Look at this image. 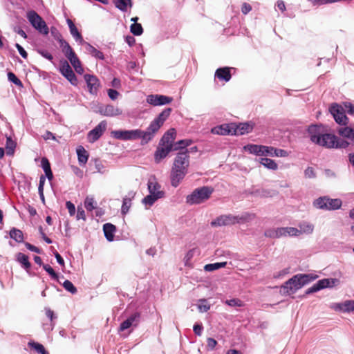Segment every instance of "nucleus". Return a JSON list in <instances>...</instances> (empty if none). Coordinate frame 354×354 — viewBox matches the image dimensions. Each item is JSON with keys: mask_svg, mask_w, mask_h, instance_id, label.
I'll return each instance as SVG.
<instances>
[{"mask_svg": "<svg viewBox=\"0 0 354 354\" xmlns=\"http://www.w3.org/2000/svg\"><path fill=\"white\" fill-rule=\"evenodd\" d=\"M310 140L319 146L328 149H346L348 147V142L339 139L331 133H323L321 127L312 125L308 128Z\"/></svg>", "mask_w": 354, "mask_h": 354, "instance_id": "f257e3e1", "label": "nucleus"}, {"mask_svg": "<svg viewBox=\"0 0 354 354\" xmlns=\"http://www.w3.org/2000/svg\"><path fill=\"white\" fill-rule=\"evenodd\" d=\"M189 151L188 149L177 153L171 169V185L176 187L188 173L190 165Z\"/></svg>", "mask_w": 354, "mask_h": 354, "instance_id": "f03ea898", "label": "nucleus"}, {"mask_svg": "<svg viewBox=\"0 0 354 354\" xmlns=\"http://www.w3.org/2000/svg\"><path fill=\"white\" fill-rule=\"evenodd\" d=\"M317 278L318 275L314 273L295 274L281 286L280 291L283 294L288 295L295 294L303 286Z\"/></svg>", "mask_w": 354, "mask_h": 354, "instance_id": "7ed1b4c3", "label": "nucleus"}, {"mask_svg": "<svg viewBox=\"0 0 354 354\" xmlns=\"http://www.w3.org/2000/svg\"><path fill=\"white\" fill-rule=\"evenodd\" d=\"M111 134L115 138L122 140H133L141 138L142 142L147 143L152 140L147 129L146 131L140 129L117 130L112 131Z\"/></svg>", "mask_w": 354, "mask_h": 354, "instance_id": "20e7f679", "label": "nucleus"}, {"mask_svg": "<svg viewBox=\"0 0 354 354\" xmlns=\"http://www.w3.org/2000/svg\"><path fill=\"white\" fill-rule=\"evenodd\" d=\"M212 192L213 189L209 187L197 188L187 196L186 202L190 205L202 203L209 198Z\"/></svg>", "mask_w": 354, "mask_h": 354, "instance_id": "39448f33", "label": "nucleus"}, {"mask_svg": "<svg viewBox=\"0 0 354 354\" xmlns=\"http://www.w3.org/2000/svg\"><path fill=\"white\" fill-rule=\"evenodd\" d=\"M27 19L30 24L40 33L47 35L49 33V28L44 19L34 10L27 12Z\"/></svg>", "mask_w": 354, "mask_h": 354, "instance_id": "423d86ee", "label": "nucleus"}, {"mask_svg": "<svg viewBox=\"0 0 354 354\" xmlns=\"http://www.w3.org/2000/svg\"><path fill=\"white\" fill-rule=\"evenodd\" d=\"M313 204L317 209L335 210L341 207L342 203L339 198L333 199L327 196H323L315 200Z\"/></svg>", "mask_w": 354, "mask_h": 354, "instance_id": "0eeeda50", "label": "nucleus"}, {"mask_svg": "<svg viewBox=\"0 0 354 354\" xmlns=\"http://www.w3.org/2000/svg\"><path fill=\"white\" fill-rule=\"evenodd\" d=\"M171 112V109L167 108L163 110L157 118H156L149 124L147 131L150 133L151 139L154 137L156 132L162 126L165 121L167 119Z\"/></svg>", "mask_w": 354, "mask_h": 354, "instance_id": "6e6552de", "label": "nucleus"}, {"mask_svg": "<svg viewBox=\"0 0 354 354\" xmlns=\"http://www.w3.org/2000/svg\"><path fill=\"white\" fill-rule=\"evenodd\" d=\"M106 122L103 120L100 122L93 130L88 133L87 138L90 142H94L97 140L106 129Z\"/></svg>", "mask_w": 354, "mask_h": 354, "instance_id": "1a4fd4ad", "label": "nucleus"}, {"mask_svg": "<svg viewBox=\"0 0 354 354\" xmlns=\"http://www.w3.org/2000/svg\"><path fill=\"white\" fill-rule=\"evenodd\" d=\"M330 111L337 123L345 125L347 123V117L342 106L338 104L331 106Z\"/></svg>", "mask_w": 354, "mask_h": 354, "instance_id": "9d476101", "label": "nucleus"}, {"mask_svg": "<svg viewBox=\"0 0 354 354\" xmlns=\"http://www.w3.org/2000/svg\"><path fill=\"white\" fill-rule=\"evenodd\" d=\"M59 71L62 75L64 76L72 85H77V79L69 64L66 61L62 64Z\"/></svg>", "mask_w": 354, "mask_h": 354, "instance_id": "9b49d317", "label": "nucleus"}, {"mask_svg": "<svg viewBox=\"0 0 354 354\" xmlns=\"http://www.w3.org/2000/svg\"><path fill=\"white\" fill-rule=\"evenodd\" d=\"M172 98L162 95H149L147 97V103L153 106H162L169 104Z\"/></svg>", "mask_w": 354, "mask_h": 354, "instance_id": "f8f14e48", "label": "nucleus"}, {"mask_svg": "<svg viewBox=\"0 0 354 354\" xmlns=\"http://www.w3.org/2000/svg\"><path fill=\"white\" fill-rule=\"evenodd\" d=\"M234 225V215L225 214L218 216L211 222L212 227H222Z\"/></svg>", "mask_w": 354, "mask_h": 354, "instance_id": "ddd939ff", "label": "nucleus"}, {"mask_svg": "<svg viewBox=\"0 0 354 354\" xmlns=\"http://www.w3.org/2000/svg\"><path fill=\"white\" fill-rule=\"evenodd\" d=\"M84 80L86 82L89 93L92 95H96L100 86L99 80L95 75L86 74Z\"/></svg>", "mask_w": 354, "mask_h": 354, "instance_id": "4468645a", "label": "nucleus"}, {"mask_svg": "<svg viewBox=\"0 0 354 354\" xmlns=\"http://www.w3.org/2000/svg\"><path fill=\"white\" fill-rule=\"evenodd\" d=\"M149 194L155 195L158 198H162L164 192L160 190V185L155 178H150L147 183Z\"/></svg>", "mask_w": 354, "mask_h": 354, "instance_id": "2eb2a0df", "label": "nucleus"}, {"mask_svg": "<svg viewBox=\"0 0 354 354\" xmlns=\"http://www.w3.org/2000/svg\"><path fill=\"white\" fill-rule=\"evenodd\" d=\"M176 136V131L174 129H170L168 130L162 136L160 142V145H167L170 147L174 148V142L175 140Z\"/></svg>", "mask_w": 354, "mask_h": 354, "instance_id": "dca6fc26", "label": "nucleus"}, {"mask_svg": "<svg viewBox=\"0 0 354 354\" xmlns=\"http://www.w3.org/2000/svg\"><path fill=\"white\" fill-rule=\"evenodd\" d=\"M100 113L107 117H114L122 114L121 109L115 107L113 105L108 104L100 108Z\"/></svg>", "mask_w": 354, "mask_h": 354, "instance_id": "f3484780", "label": "nucleus"}, {"mask_svg": "<svg viewBox=\"0 0 354 354\" xmlns=\"http://www.w3.org/2000/svg\"><path fill=\"white\" fill-rule=\"evenodd\" d=\"M255 216V214L248 212H242L240 214L234 215V225L249 223L254 220Z\"/></svg>", "mask_w": 354, "mask_h": 354, "instance_id": "a211bd4d", "label": "nucleus"}, {"mask_svg": "<svg viewBox=\"0 0 354 354\" xmlns=\"http://www.w3.org/2000/svg\"><path fill=\"white\" fill-rule=\"evenodd\" d=\"M233 129V124H224L212 128L211 132L216 135H234Z\"/></svg>", "mask_w": 354, "mask_h": 354, "instance_id": "6ab92c4d", "label": "nucleus"}, {"mask_svg": "<svg viewBox=\"0 0 354 354\" xmlns=\"http://www.w3.org/2000/svg\"><path fill=\"white\" fill-rule=\"evenodd\" d=\"M66 23L68 26L70 33L75 39V40L81 45L85 43V41L84 40L81 33L78 31L73 21L70 19H67Z\"/></svg>", "mask_w": 354, "mask_h": 354, "instance_id": "aec40b11", "label": "nucleus"}, {"mask_svg": "<svg viewBox=\"0 0 354 354\" xmlns=\"http://www.w3.org/2000/svg\"><path fill=\"white\" fill-rule=\"evenodd\" d=\"M334 308L335 310L343 313L354 312V300H346L342 303L335 304Z\"/></svg>", "mask_w": 354, "mask_h": 354, "instance_id": "412c9836", "label": "nucleus"}, {"mask_svg": "<svg viewBox=\"0 0 354 354\" xmlns=\"http://www.w3.org/2000/svg\"><path fill=\"white\" fill-rule=\"evenodd\" d=\"M233 133L234 135H243L250 132L253 126L250 123H241L239 124H233Z\"/></svg>", "mask_w": 354, "mask_h": 354, "instance_id": "4be33fe9", "label": "nucleus"}, {"mask_svg": "<svg viewBox=\"0 0 354 354\" xmlns=\"http://www.w3.org/2000/svg\"><path fill=\"white\" fill-rule=\"evenodd\" d=\"M172 150H174V148L169 146L160 145L155 153L156 162H159L161 159L165 158Z\"/></svg>", "mask_w": 354, "mask_h": 354, "instance_id": "5701e85b", "label": "nucleus"}, {"mask_svg": "<svg viewBox=\"0 0 354 354\" xmlns=\"http://www.w3.org/2000/svg\"><path fill=\"white\" fill-rule=\"evenodd\" d=\"M263 145L249 144L243 147L245 151L258 156H263Z\"/></svg>", "mask_w": 354, "mask_h": 354, "instance_id": "b1692460", "label": "nucleus"}, {"mask_svg": "<svg viewBox=\"0 0 354 354\" xmlns=\"http://www.w3.org/2000/svg\"><path fill=\"white\" fill-rule=\"evenodd\" d=\"M215 77L225 82L230 81L231 79L230 68L223 67L218 68L216 71Z\"/></svg>", "mask_w": 354, "mask_h": 354, "instance_id": "393cba45", "label": "nucleus"}, {"mask_svg": "<svg viewBox=\"0 0 354 354\" xmlns=\"http://www.w3.org/2000/svg\"><path fill=\"white\" fill-rule=\"evenodd\" d=\"M59 46L62 48L63 53L69 61L77 56L66 41H60Z\"/></svg>", "mask_w": 354, "mask_h": 354, "instance_id": "a878e982", "label": "nucleus"}, {"mask_svg": "<svg viewBox=\"0 0 354 354\" xmlns=\"http://www.w3.org/2000/svg\"><path fill=\"white\" fill-rule=\"evenodd\" d=\"M103 231L104 233V236L106 239L109 241H113L114 233L116 231V227L114 225L111 223H106L103 226Z\"/></svg>", "mask_w": 354, "mask_h": 354, "instance_id": "bb28decb", "label": "nucleus"}, {"mask_svg": "<svg viewBox=\"0 0 354 354\" xmlns=\"http://www.w3.org/2000/svg\"><path fill=\"white\" fill-rule=\"evenodd\" d=\"M78 162L80 165H84L88 161V153L87 151L82 147L79 146L76 150Z\"/></svg>", "mask_w": 354, "mask_h": 354, "instance_id": "cd10ccee", "label": "nucleus"}, {"mask_svg": "<svg viewBox=\"0 0 354 354\" xmlns=\"http://www.w3.org/2000/svg\"><path fill=\"white\" fill-rule=\"evenodd\" d=\"M82 45L85 46V48L88 53H89L93 57L103 60L104 56L102 52L98 50L89 43L85 41Z\"/></svg>", "mask_w": 354, "mask_h": 354, "instance_id": "c85d7f7f", "label": "nucleus"}, {"mask_svg": "<svg viewBox=\"0 0 354 354\" xmlns=\"http://www.w3.org/2000/svg\"><path fill=\"white\" fill-rule=\"evenodd\" d=\"M339 283L338 279H323L319 280L317 283L319 287L320 290L326 288H332L336 286Z\"/></svg>", "mask_w": 354, "mask_h": 354, "instance_id": "c756f323", "label": "nucleus"}, {"mask_svg": "<svg viewBox=\"0 0 354 354\" xmlns=\"http://www.w3.org/2000/svg\"><path fill=\"white\" fill-rule=\"evenodd\" d=\"M299 236L303 234H310L314 230L313 225L305 221H303L299 224Z\"/></svg>", "mask_w": 354, "mask_h": 354, "instance_id": "7c9ffc66", "label": "nucleus"}, {"mask_svg": "<svg viewBox=\"0 0 354 354\" xmlns=\"http://www.w3.org/2000/svg\"><path fill=\"white\" fill-rule=\"evenodd\" d=\"M338 133L349 139L354 143V129L351 127H341L338 129Z\"/></svg>", "mask_w": 354, "mask_h": 354, "instance_id": "2f4dec72", "label": "nucleus"}, {"mask_svg": "<svg viewBox=\"0 0 354 354\" xmlns=\"http://www.w3.org/2000/svg\"><path fill=\"white\" fill-rule=\"evenodd\" d=\"M41 167L45 172L46 178L51 180L53 178V175L50 169V162L46 158H42L41 160Z\"/></svg>", "mask_w": 354, "mask_h": 354, "instance_id": "473e14b6", "label": "nucleus"}, {"mask_svg": "<svg viewBox=\"0 0 354 354\" xmlns=\"http://www.w3.org/2000/svg\"><path fill=\"white\" fill-rule=\"evenodd\" d=\"M259 162L268 169L275 171L278 169V165L272 159L261 158L259 159Z\"/></svg>", "mask_w": 354, "mask_h": 354, "instance_id": "72a5a7b5", "label": "nucleus"}, {"mask_svg": "<svg viewBox=\"0 0 354 354\" xmlns=\"http://www.w3.org/2000/svg\"><path fill=\"white\" fill-rule=\"evenodd\" d=\"M281 237L286 236H298V228L293 227H281Z\"/></svg>", "mask_w": 354, "mask_h": 354, "instance_id": "f704fd0d", "label": "nucleus"}, {"mask_svg": "<svg viewBox=\"0 0 354 354\" xmlns=\"http://www.w3.org/2000/svg\"><path fill=\"white\" fill-rule=\"evenodd\" d=\"M17 261L21 265V266L26 270L30 268V263L28 260V257L21 252L17 254Z\"/></svg>", "mask_w": 354, "mask_h": 354, "instance_id": "c9c22d12", "label": "nucleus"}, {"mask_svg": "<svg viewBox=\"0 0 354 354\" xmlns=\"http://www.w3.org/2000/svg\"><path fill=\"white\" fill-rule=\"evenodd\" d=\"M115 5L120 10L125 12L132 7L131 0H115Z\"/></svg>", "mask_w": 354, "mask_h": 354, "instance_id": "e433bc0d", "label": "nucleus"}, {"mask_svg": "<svg viewBox=\"0 0 354 354\" xmlns=\"http://www.w3.org/2000/svg\"><path fill=\"white\" fill-rule=\"evenodd\" d=\"M10 236L18 243H21L24 241L23 232L20 230L15 227L10 230Z\"/></svg>", "mask_w": 354, "mask_h": 354, "instance_id": "4c0bfd02", "label": "nucleus"}, {"mask_svg": "<svg viewBox=\"0 0 354 354\" xmlns=\"http://www.w3.org/2000/svg\"><path fill=\"white\" fill-rule=\"evenodd\" d=\"M265 236L272 239H279L281 237V227L271 228L265 231Z\"/></svg>", "mask_w": 354, "mask_h": 354, "instance_id": "58836bf2", "label": "nucleus"}, {"mask_svg": "<svg viewBox=\"0 0 354 354\" xmlns=\"http://www.w3.org/2000/svg\"><path fill=\"white\" fill-rule=\"evenodd\" d=\"M192 143V140L189 139L179 140L174 145V150L181 149V151H185L187 149L186 147L189 146Z\"/></svg>", "mask_w": 354, "mask_h": 354, "instance_id": "ea45409f", "label": "nucleus"}, {"mask_svg": "<svg viewBox=\"0 0 354 354\" xmlns=\"http://www.w3.org/2000/svg\"><path fill=\"white\" fill-rule=\"evenodd\" d=\"M84 207L88 212H91L97 207L96 201L93 197L89 196H87L84 201Z\"/></svg>", "mask_w": 354, "mask_h": 354, "instance_id": "a19ab883", "label": "nucleus"}, {"mask_svg": "<svg viewBox=\"0 0 354 354\" xmlns=\"http://www.w3.org/2000/svg\"><path fill=\"white\" fill-rule=\"evenodd\" d=\"M227 262H219L214 263L207 264L204 267V270L207 272H212L221 268L225 267Z\"/></svg>", "mask_w": 354, "mask_h": 354, "instance_id": "79ce46f5", "label": "nucleus"}, {"mask_svg": "<svg viewBox=\"0 0 354 354\" xmlns=\"http://www.w3.org/2000/svg\"><path fill=\"white\" fill-rule=\"evenodd\" d=\"M159 198H158L155 195L149 194L142 199V203L146 206L147 208H148L153 205Z\"/></svg>", "mask_w": 354, "mask_h": 354, "instance_id": "37998d69", "label": "nucleus"}, {"mask_svg": "<svg viewBox=\"0 0 354 354\" xmlns=\"http://www.w3.org/2000/svg\"><path fill=\"white\" fill-rule=\"evenodd\" d=\"M16 147V143L11 139V138L8 137L6 139V149L7 155L11 156L14 153L15 149Z\"/></svg>", "mask_w": 354, "mask_h": 354, "instance_id": "c03bdc74", "label": "nucleus"}, {"mask_svg": "<svg viewBox=\"0 0 354 354\" xmlns=\"http://www.w3.org/2000/svg\"><path fill=\"white\" fill-rule=\"evenodd\" d=\"M70 62L77 73L82 74L84 73L81 62L77 56L71 59Z\"/></svg>", "mask_w": 354, "mask_h": 354, "instance_id": "a18cd8bd", "label": "nucleus"}, {"mask_svg": "<svg viewBox=\"0 0 354 354\" xmlns=\"http://www.w3.org/2000/svg\"><path fill=\"white\" fill-rule=\"evenodd\" d=\"M130 30L131 32L136 36H140L143 32V28L141 24L138 23H133L131 24L130 26Z\"/></svg>", "mask_w": 354, "mask_h": 354, "instance_id": "49530a36", "label": "nucleus"}, {"mask_svg": "<svg viewBox=\"0 0 354 354\" xmlns=\"http://www.w3.org/2000/svg\"><path fill=\"white\" fill-rule=\"evenodd\" d=\"M29 346L34 348L38 353L40 354H48V353L45 350L44 346L41 344L30 342L28 343Z\"/></svg>", "mask_w": 354, "mask_h": 354, "instance_id": "de8ad7c7", "label": "nucleus"}, {"mask_svg": "<svg viewBox=\"0 0 354 354\" xmlns=\"http://www.w3.org/2000/svg\"><path fill=\"white\" fill-rule=\"evenodd\" d=\"M131 206V200L130 198L125 197L123 198L121 212L122 214H126Z\"/></svg>", "mask_w": 354, "mask_h": 354, "instance_id": "09e8293b", "label": "nucleus"}, {"mask_svg": "<svg viewBox=\"0 0 354 354\" xmlns=\"http://www.w3.org/2000/svg\"><path fill=\"white\" fill-rule=\"evenodd\" d=\"M210 308V305L206 299H201L198 304V309L201 313L207 312Z\"/></svg>", "mask_w": 354, "mask_h": 354, "instance_id": "8fccbe9b", "label": "nucleus"}, {"mask_svg": "<svg viewBox=\"0 0 354 354\" xmlns=\"http://www.w3.org/2000/svg\"><path fill=\"white\" fill-rule=\"evenodd\" d=\"M290 272V268H285L279 271L275 272L273 274V278L274 279H282Z\"/></svg>", "mask_w": 354, "mask_h": 354, "instance_id": "3c124183", "label": "nucleus"}, {"mask_svg": "<svg viewBox=\"0 0 354 354\" xmlns=\"http://www.w3.org/2000/svg\"><path fill=\"white\" fill-rule=\"evenodd\" d=\"M64 288L68 292L72 294H75L77 292V288L74 286V285L68 280H65L63 283Z\"/></svg>", "mask_w": 354, "mask_h": 354, "instance_id": "603ef678", "label": "nucleus"}, {"mask_svg": "<svg viewBox=\"0 0 354 354\" xmlns=\"http://www.w3.org/2000/svg\"><path fill=\"white\" fill-rule=\"evenodd\" d=\"M140 313H135L131 315L127 319L131 323L132 326H137L140 322Z\"/></svg>", "mask_w": 354, "mask_h": 354, "instance_id": "864d4df0", "label": "nucleus"}, {"mask_svg": "<svg viewBox=\"0 0 354 354\" xmlns=\"http://www.w3.org/2000/svg\"><path fill=\"white\" fill-rule=\"evenodd\" d=\"M50 33L52 36L54 37V39L59 42V44L60 43V41H64V39L62 37V35L55 27L50 28Z\"/></svg>", "mask_w": 354, "mask_h": 354, "instance_id": "5fc2aeb1", "label": "nucleus"}, {"mask_svg": "<svg viewBox=\"0 0 354 354\" xmlns=\"http://www.w3.org/2000/svg\"><path fill=\"white\" fill-rule=\"evenodd\" d=\"M95 167L97 172L100 174H104L106 172V167L99 160H95Z\"/></svg>", "mask_w": 354, "mask_h": 354, "instance_id": "6e6d98bb", "label": "nucleus"}, {"mask_svg": "<svg viewBox=\"0 0 354 354\" xmlns=\"http://www.w3.org/2000/svg\"><path fill=\"white\" fill-rule=\"evenodd\" d=\"M225 304H227L228 306H232V307H235V306L241 307V306H243V305L242 301H241L239 299H232L226 300Z\"/></svg>", "mask_w": 354, "mask_h": 354, "instance_id": "4d7b16f0", "label": "nucleus"}, {"mask_svg": "<svg viewBox=\"0 0 354 354\" xmlns=\"http://www.w3.org/2000/svg\"><path fill=\"white\" fill-rule=\"evenodd\" d=\"M8 79L10 82L14 83L15 85L21 86V82L17 78V77L12 72L8 73Z\"/></svg>", "mask_w": 354, "mask_h": 354, "instance_id": "13d9d810", "label": "nucleus"}, {"mask_svg": "<svg viewBox=\"0 0 354 354\" xmlns=\"http://www.w3.org/2000/svg\"><path fill=\"white\" fill-rule=\"evenodd\" d=\"M43 268L54 279H57L58 277L57 274L54 271L51 266L48 264H44Z\"/></svg>", "mask_w": 354, "mask_h": 354, "instance_id": "bf43d9fd", "label": "nucleus"}, {"mask_svg": "<svg viewBox=\"0 0 354 354\" xmlns=\"http://www.w3.org/2000/svg\"><path fill=\"white\" fill-rule=\"evenodd\" d=\"M310 2L313 6H321L334 3V0H307Z\"/></svg>", "mask_w": 354, "mask_h": 354, "instance_id": "052dcab7", "label": "nucleus"}, {"mask_svg": "<svg viewBox=\"0 0 354 354\" xmlns=\"http://www.w3.org/2000/svg\"><path fill=\"white\" fill-rule=\"evenodd\" d=\"M288 156V153L286 150L274 148L273 157H286Z\"/></svg>", "mask_w": 354, "mask_h": 354, "instance_id": "680f3d73", "label": "nucleus"}, {"mask_svg": "<svg viewBox=\"0 0 354 354\" xmlns=\"http://www.w3.org/2000/svg\"><path fill=\"white\" fill-rule=\"evenodd\" d=\"M304 175L306 178H313L315 177V173L314 169L311 167H307L304 171Z\"/></svg>", "mask_w": 354, "mask_h": 354, "instance_id": "e2e57ef3", "label": "nucleus"}, {"mask_svg": "<svg viewBox=\"0 0 354 354\" xmlns=\"http://www.w3.org/2000/svg\"><path fill=\"white\" fill-rule=\"evenodd\" d=\"M263 156L273 157L274 147L263 145Z\"/></svg>", "mask_w": 354, "mask_h": 354, "instance_id": "0e129e2a", "label": "nucleus"}, {"mask_svg": "<svg viewBox=\"0 0 354 354\" xmlns=\"http://www.w3.org/2000/svg\"><path fill=\"white\" fill-rule=\"evenodd\" d=\"M66 207L68 210L69 214L71 216H73L75 213V207L73 203H72L71 201H67L66 203Z\"/></svg>", "mask_w": 354, "mask_h": 354, "instance_id": "69168bd1", "label": "nucleus"}, {"mask_svg": "<svg viewBox=\"0 0 354 354\" xmlns=\"http://www.w3.org/2000/svg\"><path fill=\"white\" fill-rule=\"evenodd\" d=\"M38 53L44 58L52 61L53 57V55L47 50H38Z\"/></svg>", "mask_w": 354, "mask_h": 354, "instance_id": "338daca9", "label": "nucleus"}, {"mask_svg": "<svg viewBox=\"0 0 354 354\" xmlns=\"http://www.w3.org/2000/svg\"><path fill=\"white\" fill-rule=\"evenodd\" d=\"M193 330L196 335L201 336L203 330V327L201 324H196L194 325Z\"/></svg>", "mask_w": 354, "mask_h": 354, "instance_id": "774afa93", "label": "nucleus"}]
</instances>
